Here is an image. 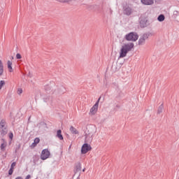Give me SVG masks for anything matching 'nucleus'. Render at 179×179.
Wrapping results in <instances>:
<instances>
[{"mask_svg":"<svg viewBox=\"0 0 179 179\" xmlns=\"http://www.w3.org/2000/svg\"><path fill=\"white\" fill-rule=\"evenodd\" d=\"M134 47V43H129L122 45L120 52V58H125L128 52H129V51H132Z\"/></svg>","mask_w":179,"mask_h":179,"instance_id":"1","label":"nucleus"},{"mask_svg":"<svg viewBox=\"0 0 179 179\" xmlns=\"http://www.w3.org/2000/svg\"><path fill=\"white\" fill-rule=\"evenodd\" d=\"M124 38L127 41H136L139 35L136 32H130L125 35Z\"/></svg>","mask_w":179,"mask_h":179,"instance_id":"2","label":"nucleus"},{"mask_svg":"<svg viewBox=\"0 0 179 179\" xmlns=\"http://www.w3.org/2000/svg\"><path fill=\"white\" fill-rule=\"evenodd\" d=\"M74 175L73 177H77V178H80V174L82 171V164L80 162H77L74 167Z\"/></svg>","mask_w":179,"mask_h":179,"instance_id":"3","label":"nucleus"},{"mask_svg":"<svg viewBox=\"0 0 179 179\" xmlns=\"http://www.w3.org/2000/svg\"><path fill=\"white\" fill-rule=\"evenodd\" d=\"M150 36V34L149 33L143 34L138 40V45H143L146 40L149 38Z\"/></svg>","mask_w":179,"mask_h":179,"instance_id":"4","label":"nucleus"},{"mask_svg":"<svg viewBox=\"0 0 179 179\" xmlns=\"http://www.w3.org/2000/svg\"><path fill=\"white\" fill-rule=\"evenodd\" d=\"M100 99H101V97H99L95 104L91 108L90 113L92 114V115H94V114L97 113V110H99V103H100Z\"/></svg>","mask_w":179,"mask_h":179,"instance_id":"5","label":"nucleus"},{"mask_svg":"<svg viewBox=\"0 0 179 179\" xmlns=\"http://www.w3.org/2000/svg\"><path fill=\"white\" fill-rule=\"evenodd\" d=\"M50 152L48 151V149H44L42 150L41 154V159L42 160H47L50 157Z\"/></svg>","mask_w":179,"mask_h":179,"instance_id":"6","label":"nucleus"},{"mask_svg":"<svg viewBox=\"0 0 179 179\" xmlns=\"http://www.w3.org/2000/svg\"><path fill=\"white\" fill-rule=\"evenodd\" d=\"M90 150H92V146L87 143H85L81 148L82 155H86Z\"/></svg>","mask_w":179,"mask_h":179,"instance_id":"7","label":"nucleus"},{"mask_svg":"<svg viewBox=\"0 0 179 179\" xmlns=\"http://www.w3.org/2000/svg\"><path fill=\"white\" fill-rule=\"evenodd\" d=\"M132 12H134V10L131 7L127 6L124 8V14L127 15V16H130V15L132 14Z\"/></svg>","mask_w":179,"mask_h":179,"instance_id":"8","label":"nucleus"},{"mask_svg":"<svg viewBox=\"0 0 179 179\" xmlns=\"http://www.w3.org/2000/svg\"><path fill=\"white\" fill-rule=\"evenodd\" d=\"M141 1L143 5L147 6L153 5V3H155V0H141Z\"/></svg>","mask_w":179,"mask_h":179,"instance_id":"9","label":"nucleus"},{"mask_svg":"<svg viewBox=\"0 0 179 179\" xmlns=\"http://www.w3.org/2000/svg\"><path fill=\"white\" fill-rule=\"evenodd\" d=\"M1 142L2 143L1 144V146H0L1 150H2L3 152H5V149L6 146H8V143H6V141L3 138L1 139Z\"/></svg>","mask_w":179,"mask_h":179,"instance_id":"10","label":"nucleus"},{"mask_svg":"<svg viewBox=\"0 0 179 179\" xmlns=\"http://www.w3.org/2000/svg\"><path fill=\"white\" fill-rule=\"evenodd\" d=\"M56 136L59 141H64V136H62V131L61 129L57 130Z\"/></svg>","mask_w":179,"mask_h":179,"instance_id":"11","label":"nucleus"},{"mask_svg":"<svg viewBox=\"0 0 179 179\" xmlns=\"http://www.w3.org/2000/svg\"><path fill=\"white\" fill-rule=\"evenodd\" d=\"M0 132L3 136H5L8 134V127H1Z\"/></svg>","mask_w":179,"mask_h":179,"instance_id":"12","label":"nucleus"},{"mask_svg":"<svg viewBox=\"0 0 179 179\" xmlns=\"http://www.w3.org/2000/svg\"><path fill=\"white\" fill-rule=\"evenodd\" d=\"M92 141H93L92 136L90 134H87L85 136V142L90 143V142H92Z\"/></svg>","mask_w":179,"mask_h":179,"instance_id":"13","label":"nucleus"},{"mask_svg":"<svg viewBox=\"0 0 179 179\" xmlns=\"http://www.w3.org/2000/svg\"><path fill=\"white\" fill-rule=\"evenodd\" d=\"M70 131H71V134H74L75 135H78V134H79V131H78L76 128L73 127V126H71L70 127Z\"/></svg>","mask_w":179,"mask_h":179,"instance_id":"14","label":"nucleus"},{"mask_svg":"<svg viewBox=\"0 0 179 179\" xmlns=\"http://www.w3.org/2000/svg\"><path fill=\"white\" fill-rule=\"evenodd\" d=\"M7 65H8V69L9 72H13V69L12 68V62L8 60L7 62Z\"/></svg>","mask_w":179,"mask_h":179,"instance_id":"15","label":"nucleus"},{"mask_svg":"<svg viewBox=\"0 0 179 179\" xmlns=\"http://www.w3.org/2000/svg\"><path fill=\"white\" fill-rule=\"evenodd\" d=\"M8 126L6 125V121L5 120H1L0 122V128H6Z\"/></svg>","mask_w":179,"mask_h":179,"instance_id":"16","label":"nucleus"},{"mask_svg":"<svg viewBox=\"0 0 179 179\" xmlns=\"http://www.w3.org/2000/svg\"><path fill=\"white\" fill-rule=\"evenodd\" d=\"M3 73V64L2 63V61L0 60V76H2Z\"/></svg>","mask_w":179,"mask_h":179,"instance_id":"17","label":"nucleus"},{"mask_svg":"<svg viewBox=\"0 0 179 179\" xmlns=\"http://www.w3.org/2000/svg\"><path fill=\"white\" fill-rule=\"evenodd\" d=\"M164 108V106H163V103H162L158 108L157 114H162V113H163Z\"/></svg>","mask_w":179,"mask_h":179,"instance_id":"18","label":"nucleus"},{"mask_svg":"<svg viewBox=\"0 0 179 179\" xmlns=\"http://www.w3.org/2000/svg\"><path fill=\"white\" fill-rule=\"evenodd\" d=\"M164 19H166V17H164V15H163V14L159 15L157 17V20L159 22H164Z\"/></svg>","mask_w":179,"mask_h":179,"instance_id":"19","label":"nucleus"},{"mask_svg":"<svg viewBox=\"0 0 179 179\" xmlns=\"http://www.w3.org/2000/svg\"><path fill=\"white\" fill-rule=\"evenodd\" d=\"M3 86H5V80H1L0 81V90H1V89H2V87H3Z\"/></svg>","mask_w":179,"mask_h":179,"instance_id":"20","label":"nucleus"},{"mask_svg":"<svg viewBox=\"0 0 179 179\" xmlns=\"http://www.w3.org/2000/svg\"><path fill=\"white\" fill-rule=\"evenodd\" d=\"M17 94L21 95L23 93V90L22 88H18L17 91Z\"/></svg>","mask_w":179,"mask_h":179,"instance_id":"21","label":"nucleus"},{"mask_svg":"<svg viewBox=\"0 0 179 179\" xmlns=\"http://www.w3.org/2000/svg\"><path fill=\"white\" fill-rule=\"evenodd\" d=\"M37 146V144L34 142L31 145H30V148L31 149H34V148H36Z\"/></svg>","mask_w":179,"mask_h":179,"instance_id":"22","label":"nucleus"},{"mask_svg":"<svg viewBox=\"0 0 179 179\" xmlns=\"http://www.w3.org/2000/svg\"><path fill=\"white\" fill-rule=\"evenodd\" d=\"M13 169L10 168L8 171V175L12 176L13 174Z\"/></svg>","mask_w":179,"mask_h":179,"instance_id":"23","label":"nucleus"},{"mask_svg":"<svg viewBox=\"0 0 179 179\" xmlns=\"http://www.w3.org/2000/svg\"><path fill=\"white\" fill-rule=\"evenodd\" d=\"M36 145L38 144V143H40V138H36L35 139H34V141Z\"/></svg>","mask_w":179,"mask_h":179,"instance_id":"24","label":"nucleus"},{"mask_svg":"<svg viewBox=\"0 0 179 179\" xmlns=\"http://www.w3.org/2000/svg\"><path fill=\"white\" fill-rule=\"evenodd\" d=\"M16 167V162H13L10 166V169H14Z\"/></svg>","mask_w":179,"mask_h":179,"instance_id":"25","label":"nucleus"},{"mask_svg":"<svg viewBox=\"0 0 179 179\" xmlns=\"http://www.w3.org/2000/svg\"><path fill=\"white\" fill-rule=\"evenodd\" d=\"M17 59H22V55L19 53L16 55Z\"/></svg>","mask_w":179,"mask_h":179,"instance_id":"26","label":"nucleus"},{"mask_svg":"<svg viewBox=\"0 0 179 179\" xmlns=\"http://www.w3.org/2000/svg\"><path fill=\"white\" fill-rule=\"evenodd\" d=\"M59 2H61L62 3H66L69 2V0H60Z\"/></svg>","mask_w":179,"mask_h":179,"instance_id":"27","label":"nucleus"},{"mask_svg":"<svg viewBox=\"0 0 179 179\" xmlns=\"http://www.w3.org/2000/svg\"><path fill=\"white\" fill-rule=\"evenodd\" d=\"M9 138L10 139H13V133H10Z\"/></svg>","mask_w":179,"mask_h":179,"instance_id":"28","label":"nucleus"},{"mask_svg":"<svg viewBox=\"0 0 179 179\" xmlns=\"http://www.w3.org/2000/svg\"><path fill=\"white\" fill-rule=\"evenodd\" d=\"M31 176L30 175H28L26 176L25 179H30L31 178Z\"/></svg>","mask_w":179,"mask_h":179,"instance_id":"29","label":"nucleus"},{"mask_svg":"<svg viewBox=\"0 0 179 179\" xmlns=\"http://www.w3.org/2000/svg\"><path fill=\"white\" fill-rule=\"evenodd\" d=\"M83 173H85V171H86V168H84V169H83Z\"/></svg>","mask_w":179,"mask_h":179,"instance_id":"30","label":"nucleus"},{"mask_svg":"<svg viewBox=\"0 0 179 179\" xmlns=\"http://www.w3.org/2000/svg\"><path fill=\"white\" fill-rule=\"evenodd\" d=\"M76 179H80V178H77Z\"/></svg>","mask_w":179,"mask_h":179,"instance_id":"31","label":"nucleus"},{"mask_svg":"<svg viewBox=\"0 0 179 179\" xmlns=\"http://www.w3.org/2000/svg\"><path fill=\"white\" fill-rule=\"evenodd\" d=\"M12 59H13V57H11Z\"/></svg>","mask_w":179,"mask_h":179,"instance_id":"32","label":"nucleus"},{"mask_svg":"<svg viewBox=\"0 0 179 179\" xmlns=\"http://www.w3.org/2000/svg\"><path fill=\"white\" fill-rule=\"evenodd\" d=\"M179 179V178H178Z\"/></svg>","mask_w":179,"mask_h":179,"instance_id":"33","label":"nucleus"}]
</instances>
